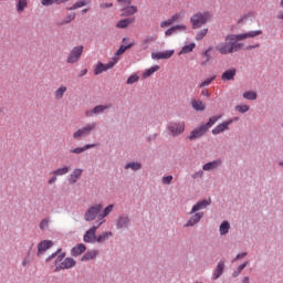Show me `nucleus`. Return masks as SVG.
<instances>
[{
	"label": "nucleus",
	"mask_w": 283,
	"mask_h": 283,
	"mask_svg": "<svg viewBox=\"0 0 283 283\" xmlns=\"http://www.w3.org/2000/svg\"><path fill=\"white\" fill-rule=\"evenodd\" d=\"M260 34H262V30L250 31L241 34H229L224 38V41L219 42L214 46L216 52L222 54L223 56L233 54L234 52H240L244 44L238 43V41H244V39H254V36H260Z\"/></svg>",
	"instance_id": "obj_1"
},
{
	"label": "nucleus",
	"mask_w": 283,
	"mask_h": 283,
	"mask_svg": "<svg viewBox=\"0 0 283 283\" xmlns=\"http://www.w3.org/2000/svg\"><path fill=\"white\" fill-rule=\"evenodd\" d=\"M210 19H211V13L208 12V11H206V12H198V13L193 14L190 18V22H191L192 29L193 30H198V29L202 28V25L208 23Z\"/></svg>",
	"instance_id": "obj_2"
},
{
	"label": "nucleus",
	"mask_w": 283,
	"mask_h": 283,
	"mask_svg": "<svg viewBox=\"0 0 283 283\" xmlns=\"http://www.w3.org/2000/svg\"><path fill=\"white\" fill-rule=\"evenodd\" d=\"M94 129H96V123H91V124H86L84 127L77 129L74 134H73V138L75 140H81V138H85V136H90V134H92V132H94Z\"/></svg>",
	"instance_id": "obj_3"
},
{
	"label": "nucleus",
	"mask_w": 283,
	"mask_h": 283,
	"mask_svg": "<svg viewBox=\"0 0 283 283\" xmlns=\"http://www.w3.org/2000/svg\"><path fill=\"white\" fill-rule=\"evenodd\" d=\"M102 210H103L102 203H95L91 206L84 214L85 221L92 222V220H96V216H98V213H101Z\"/></svg>",
	"instance_id": "obj_4"
},
{
	"label": "nucleus",
	"mask_w": 283,
	"mask_h": 283,
	"mask_svg": "<svg viewBox=\"0 0 283 283\" xmlns=\"http://www.w3.org/2000/svg\"><path fill=\"white\" fill-rule=\"evenodd\" d=\"M118 61V57H113L112 61L106 64L98 62L94 70L95 76H98V74H103V72H107V70H112V67H114V65H116Z\"/></svg>",
	"instance_id": "obj_5"
},
{
	"label": "nucleus",
	"mask_w": 283,
	"mask_h": 283,
	"mask_svg": "<svg viewBox=\"0 0 283 283\" xmlns=\"http://www.w3.org/2000/svg\"><path fill=\"white\" fill-rule=\"evenodd\" d=\"M185 122H171L168 125V132L171 136H180V134H185Z\"/></svg>",
	"instance_id": "obj_6"
},
{
	"label": "nucleus",
	"mask_w": 283,
	"mask_h": 283,
	"mask_svg": "<svg viewBox=\"0 0 283 283\" xmlns=\"http://www.w3.org/2000/svg\"><path fill=\"white\" fill-rule=\"evenodd\" d=\"M105 223V221H101L97 226H93L90 230L84 234V242L88 244H94L96 242V231H98L99 227Z\"/></svg>",
	"instance_id": "obj_7"
},
{
	"label": "nucleus",
	"mask_w": 283,
	"mask_h": 283,
	"mask_svg": "<svg viewBox=\"0 0 283 283\" xmlns=\"http://www.w3.org/2000/svg\"><path fill=\"white\" fill-rule=\"evenodd\" d=\"M81 54H83V45L73 48L67 56V63H78Z\"/></svg>",
	"instance_id": "obj_8"
},
{
	"label": "nucleus",
	"mask_w": 283,
	"mask_h": 283,
	"mask_svg": "<svg viewBox=\"0 0 283 283\" xmlns=\"http://www.w3.org/2000/svg\"><path fill=\"white\" fill-rule=\"evenodd\" d=\"M209 132V129L207 128V126L201 125L197 128H195L190 135L188 136L189 140H198V138H202V136H205V134H207Z\"/></svg>",
	"instance_id": "obj_9"
},
{
	"label": "nucleus",
	"mask_w": 283,
	"mask_h": 283,
	"mask_svg": "<svg viewBox=\"0 0 283 283\" xmlns=\"http://www.w3.org/2000/svg\"><path fill=\"white\" fill-rule=\"evenodd\" d=\"M54 243L50 240H43L38 244V256L43 255L48 249H52Z\"/></svg>",
	"instance_id": "obj_10"
},
{
	"label": "nucleus",
	"mask_w": 283,
	"mask_h": 283,
	"mask_svg": "<svg viewBox=\"0 0 283 283\" xmlns=\"http://www.w3.org/2000/svg\"><path fill=\"white\" fill-rule=\"evenodd\" d=\"M211 205V199H205L198 201L191 209L190 213H198V211H202V209H207Z\"/></svg>",
	"instance_id": "obj_11"
},
{
	"label": "nucleus",
	"mask_w": 283,
	"mask_h": 283,
	"mask_svg": "<svg viewBox=\"0 0 283 283\" xmlns=\"http://www.w3.org/2000/svg\"><path fill=\"white\" fill-rule=\"evenodd\" d=\"M233 123V119L226 120L219 124L217 127L212 129L213 136H218V134H222V132H227L229 129V125Z\"/></svg>",
	"instance_id": "obj_12"
},
{
	"label": "nucleus",
	"mask_w": 283,
	"mask_h": 283,
	"mask_svg": "<svg viewBox=\"0 0 283 283\" xmlns=\"http://www.w3.org/2000/svg\"><path fill=\"white\" fill-rule=\"evenodd\" d=\"M205 212H196L190 219L187 221L185 227H196L200 220H202Z\"/></svg>",
	"instance_id": "obj_13"
},
{
	"label": "nucleus",
	"mask_w": 283,
	"mask_h": 283,
	"mask_svg": "<svg viewBox=\"0 0 283 283\" xmlns=\"http://www.w3.org/2000/svg\"><path fill=\"white\" fill-rule=\"evenodd\" d=\"M136 12H138V7L132 6V4H126L122 9L120 17H133V14H136Z\"/></svg>",
	"instance_id": "obj_14"
},
{
	"label": "nucleus",
	"mask_w": 283,
	"mask_h": 283,
	"mask_svg": "<svg viewBox=\"0 0 283 283\" xmlns=\"http://www.w3.org/2000/svg\"><path fill=\"white\" fill-rule=\"evenodd\" d=\"M112 105H97L92 111H87L85 114L86 116H92V114H103L106 109H109Z\"/></svg>",
	"instance_id": "obj_15"
},
{
	"label": "nucleus",
	"mask_w": 283,
	"mask_h": 283,
	"mask_svg": "<svg viewBox=\"0 0 283 283\" xmlns=\"http://www.w3.org/2000/svg\"><path fill=\"white\" fill-rule=\"evenodd\" d=\"M81 176H83V169H78V168L74 169L69 177L70 185H76Z\"/></svg>",
	"instance_id": "obj_16"
},
{
	"label": "nucleus",
	"mask_w": 283,
	"mask_h": 283,
	"mask_svg": "<svg viewBox=\"0 0 283 283\" xmlns=\"http://www.w3.org/2000/svg\"><path fill=\"white\" fill-rule=\"evenodd\" d=\"M73 266H76V261L72 258H66L60 266L56 268V271L60 269L65 270V269H72Z\"/></svg>",
	"instance_id": "obj_17"
},
{
	"label": "nucleus",
	"mask_w": 283,
	"mask_h": 283,
	"mask_svg": "<svg viewBox=\"0 0 283 283\" xmlns=\"http://www.w3.org/2000/svg\"><path fill=\"white\" fill-rule=\"evenodd\" d=\"M220 165H222V160L218 159L207 163L206 165H203L202 169L203 171H213V169H218Z\"/></svg>",
	"instance_id": "obj_18"
},
{
	"label": "nucleus",
	"mask_w": 283,
	"mask_h": 283,
	"mask_svg": "<svg viewBox=\"0 0 283 283\" xmlns=\"http://www.w3.org/2000/svg\"><path fill=\"white\" fill-rule=\"evenodd\" d=\"M54 258H56L55 264H59V262H63V260L65 259V253L61 252V249H59L56 252H54L46 259V262L54 260Z\"/></svg>",
	"instance_id": "obj_19"
},
{
	"label": "nucleus",
	"mask_w": 283,
	"mask_h": 283,
	"mask_svg": "<svg viewBox=\"0 0 283 283\" xmlns=\"http://www.w3.org/2000/svg\"><path fill=\"white\" fill-rule=\"evenodd\" d=\"M158 39V35H147L143 41H142V49L143 50H149V44L155 43V41Z\"/></svg>",
	"instance_id": "obj_20"
},
{
	"label": "nucleus",
	"mask_w": 283,
	"mask_h": 283,
	"mask_svg": "<svg viewBox=\"0 0 283 283\" xmlns=\"http://www.w3.org/2000/svg\"><path fill=\"white\" fill-rule=\"evenodd\" d=\"M86 249L85 244L80 243L71 250V255H74V258L82 255V253H85Z\"/></svg>",
	"instance_id": "obj_21"
},
{
	"label": "nucleus",
	"mask_w": 283,
	"mask_h": 283,
	"mask_svg": "<svg viewBox=\"0 0 283 283\" xmlns=\"http://www.w3.org/2000/svg\"><path fill=\"white\" fill-rule=\"evenodd\" d=\"M117 229H125L129 227V217L127 216H122L117 219L116 223Z\"/></svg>",
	"instance_id": "obj_22"
},
{
	"label": "nucleus",
	"mask_w": 283,
	"mask_h": 283,
	"mask_svg": "<svg viewBox=\"0 0 283 283\" xmlns=\"http://www.w3.org/2000/svg\"><path fill=\"white\" fill-rule=\"evenodd\" d=\"M235 74H238V71L235 69H231L229 71L223 72L221 78L223 81H233V78H235Z\"/></svg>",
	"instance_id": "obj_23"
},
{
	"label": "nucleus",
	"mask_w": 283,
	"mask_h": 283,
	"mask_svg": "<svg viewBox=\"0 0 283 283\" xmlns=\"http://www.w3.org/2000/svg\"><path fill=\"white\" fill-rule=\"evenodd\" d=\"M224 273V261H220L217 265V269L212 275L213 280H218Z\"/></svg>",
	"instance_id": "obj_24"
},
{
	"label": "nucleus",
	"mask_w": 283,
	"mask_h": 283,
	"mask_svg": "<svg viewBox=\"0 0 283 283\" xmlns=\"http://www.w3.org/2000/svg\"><path fill=\"white\" fill-rule=\"evenodd\" d=\"M191 107L196 111V112H205V109L207 108L205 106V103H202V101L200 99H192L191 101Z\"/></svg>",
	"instance_id": "obj_25"
},
{
	"label": "nucleus",
	"mask_w": 283,
	"mask_h": 283,
	"mask_svg": "<svg viewBox=\"0 0 283 283\" xmlns=\"http://www.w3.org/2000/svg\"><path fill=\"white\" fill-rule=\"evenodd\" d=\"M98 255V250H91L87 251L83 256H82V262H87V260H95V258Z\"/></svg>",
	"instance_id": "obj_26"
},
{
	"label": "nucleus",
	"mask_w": 283,
	"mask_h": 283,
	"mask_svg": "<svg viewBox=\"0 0 283 283\" xmlns=\"http://www.w3.org/2000/svg\"><path fill=\"white\" fill-rule=\"evenodd\" d=\"M96 147V144H86L84 147H77L71 150V154H83V151H87V149H92Z\"/></svg>",
	"instance_id": "obj_27"
},
{
	"label": "nucleus",
	"mask_w": 283,
	"mask_h": 283,
	"mask_svg": "<svg viewBox=\"0 0 283 283\" xmlns=\"http://www.w3.org/2000/svg\"><path fill=\"white\" fill-rule=\"evenodd\" d=\"M76 19V13L72 12L65 17L63 21H57V25H66L67 23H72Z\"/></svg>",
	"instance_id": "obj_28"
},
{
	"label": "nucleus",
	"mask_w": 283,
	"mask_h": 283,
	"mask_svg": "<svg viewBox=\"0 0 283 283\" xmlns=\"http://www.w3.org/2000/svg\"><path fill=\"white\" fill-rule=\"evenodd\" d=\"M134 18H128V19H124L117 22V28L119 29H125V28H129V25H132V23H134Z\"/></svg>",
	"instance_id": "obj_29"
},
{
	"label": "nucleus",
	"mask_w": 283,
	"mask_h": 283,
	"mask_svg": "<svg viewBox=\"0 0 283 283\" xmlns=\"http://www.w3.org/2000/svg\"><path fill=\"white\" fill-rule=\"evenodd\" d=\"M229 229H231L229 221H223L219 227L220 235H227V233H229Z\"/></svg>",
	"instance_id": "obj_30"
},
{
	"label": "nucleus",
	"mask_w": 283,
	"mask_h": 283,
	"mask_svg": "<svg viewBox=\"0 0 283 283\" xmlns=\"http://www.w3.org/2000/svg\"><path fill=\"white\" fill-rule=\"evenodd\" d=\"M65 92H67V87L66 86H60L55 92H54V96L56 101H61V98H63V96L65 95Z\"/></svg>",
	"instance_id": "obj_31"
},
{
	"label": "nucleus",
	"mask_w": 283,
	"mask_h": 283,
	"mask_svg": "<svg viewBox=\"0 0 283 283\" xmlns=\"http://www.w3.org/2000/svg\"><path fill=\"white\" fill-rule=\"evenodd\" d=\"M112 211H114V205H108V206L104 209L103 213L98 214V220H101V222H103V221H104L103 219H104V218H107V216H108Z\"/></svg>",
	"instance_id": "obj_32"
},
{
	"label": "nucleus",
	"mask_w": 283,
	"mask_h": 283,
	"mask_svg": "<svg viewBox=\"0 0 283 283\" xmlns=\"http://www.w3.org/2000/svg\"><path fill=\"white\" fill-rule=\"evenodd\" d=\"M158 70H160V66H158V65H155V66H151V67L147 69L143 73V78H149V76H151V74L158 72Z\"/></svg>",
	"instance_id": "obj_33"
},
{
	"label": "nucleus",
	"mask_w": 283,
	"mask_h": 283,
	"mask_svg": "<svg viewBox=\"0 0 283 283\" xmlns=\"http://www.w3.org/2000/svg\"><path fill=\"white\" fill-rule=\"evenodd\" d=\"M70 167L64 166L62 168H57L53 171V176H65L66 174H70Z\"/></svg>",
	"instance_id": "obj_34"
},
{
	"label": "nucleus",
	"mask_w": 283,
	"mask_h": 283,
	"mask_svg": "<svg viewBox=\"0 0 283 283\" xmlns=\"http://www.w3.org/2000/svg\"><path fill=\"white\" fill-rule=\"evenodd\" d=\"M28 8V0H19L17 3V12L21 14Z\"/></svg>",
	"instance_id": "obj_35"
},
{
	"label": "nucleus",
	"mask_w": 283,
	"mask_h": 283,
	"mask_svg": "<svg viewBox=\"0 0 283 283\" xmlns=\"http://www.w3.org/2000/svg\"><path fill=\"white\" fill-rule=\"evenodd\" d=\"M90 0H81L75 2L72 7L67 8V10H78V8H83V6H87Z\"/></svg>",
	"instance_id": "obj_36"
},
{
	"label": "nucleus",
	"mask_w": 283,
	"mask_h": 283,
	"mask_svg": "<svg viewBox=\"0 0 283 283\" xmlns=\"http://www.w3.org/2000/svg\"><path fill=\"white\" fill-rule=\"evenodd\" d=\"M195 48H196V43H190L188 45H185L179 52V55L189 54V52H193Z\"/></svg>",
	"instance_id": "obj_37"
},
{
	"label": "nucleus",
	"mask_w": 283,
	"mask_h": 283,
	"mask_svg": "<svg viewBox=\"0 0 283 283\" xmlns=\"http://www.w3.org/2000/svg\"><path fill=\"white\" fill-rule=\"evenodd\" d=\"M132 45L134 44L130 43L128 45H120L119 49L116 51L114 59H118V56H120L122 54H125V52H127V50H129Z\"/></svg>",
	"instance_id": "obj_38"
},
{
	"label": "nucleus",
	"mask_w": 283,
	"mask_h": 283,
	"mask_svg": "<svg viewBox=\"0 0 283 283\" xmlns=\"http://www.w3.org/2000/svg\"><path fill=\"white\" fill-rule=\"evenodd\" d=\"M112 232H103L102 234L96 237L95 242H98L101 244L102 242H105V240H107L108 238H112Z\"/></svg>",
	"instance_id": "obj_39"
},
{
	"label": "nucleus",
	"mask_w": 283,
	"mask_h": 283,
	"mask_svg": "<svg viewBox=\"0 0 283 283\" xmlns=\"http://www.w3.org/2000/svg\"><path fill=\"white\" fill-rule=\"evenodd\" d=\"M125 169H132L133 171H138L143 169V165H140V163H129L125 166Z\"/></svg>",
	"instance_id": "obj_40"
},
{
	"label": "nucleus",
	"mask_w": 283,
	"mask_h": 283,
	"mask_svg": "<svg viewBox=\"0 0 283 283\" xmlns=\"http://www.w3.org/2000/svg\"><path fill=\"white\" fill-rule=\"evenodd\" d=\"M243 98H247V101H256L258 99V93L253 91L244 92Z\"/></svg>",
	"instance_id": "obj_41"
},
{
	"label": "nucleus",
	"mask_w": 283,
	"mask_h": 283,
	"mask_svg": "<svg viewBox=\"0 0 283 283\" xmlns=\"http://www.w3.org/2000/svg\"><path fill=\"white\" fill-rule=\"evenodd\" d=\"M220 118H222L221 115L210 117L209 122L207 124H205V127H207V129H209L210 127H213V125H216V123H218V120H220Z\"/></svg>",
	"instance_id": "obj_42"
},
{
	"label": "nucleus",
	"mask_w": 283,
	"mask_h": 283,
	"mask_svg": "<svg viewBox=\"0 0 283 283\" xmlns=\"http://www.w3.org/2000/svg\"><path fill=\"white\" fill-rule=\"evenodd\" d=\"M39 228L41 229V231H48V229H50V219H43L40 222Z\"/></svg>",
	"instance_id": "obj_43"
},
{
	"label": "nucleus",
	"mask_w": 283,
	"mask_h": 283,
	"mask_svg": "<svg viewBox=\"0 0 283 283\" xmlns=\"http://www.w3.org/2000/svg\"><path fill=\"white\" fill-rule=\"evenodd\" d=\"M209 32V29H203V30H200L197 35H196V41H202L206 36H207V33Z\"/></svg>",
	"instance_id": "obj_44"
},
{
	"label": "nucleus",
	"mask_w": 283,
	"mask_h": 283,
	"mask_svg": "<svg viewBox=\"0 0 283 283\" xmlns=\"http://www.w3.org/2000/svg\"><path fill=\"white\" fill-rule=\"evenodd\" d=\"M138 81H140V77L136 74L134 75H130L128 78H127V85H134V83H138Z\"/></svg>",
	"instance_id": "obj_45"
},
{
	"label": "nucleus",
	"mask_w": 283,
	"mask_h": 283,
	"mask_svg": "<svg viewBox=\"0 0 283 283\" xmlns=\"http://www.w3.org/2000/svg\"><path fill=\"white\" fill-rule=\"evenodd\" d=\"M237 112H240L241 114H247L249 112L250 107L249 105H238L235 106Z\"/></svg>",
	"instance_id": "obj_46"
},
{
	"label": "nucleus",
	"mask_w": 283,
	"mask_h": 283,
	"mask_svg": "<svg viewBox=\"0 0 283 283\" xmlns=\"http://www.w3.org/2000/svg\"><path fill=\"white\" fill-rule=\"evenodd\" d=\"M174 50L163 51L161 56L164 60L171 59L174 56Z\"/></svg>",
	"instance_id": "obj_47"
},
{
	"label": "nucleus",
	"mask_w": 283,
	"mask_h": 283,
	"mask_svg": "<svg viewBox=\"0 0 283 283\" xmlns=\"http://www.w3.org/2000/svg\"><path fill=\"white\" fill-rule=\"evenodd\" d=\"M213 81H216V76H212V77L207 78L206 81H203V82L200 84V87H207V85H211V83H213Z\"/></svg>",
	"instance_id": "obj_48"
},
{
	"label": "nucleus",
	"mask_w": 283,
	"mask_h": 283,
	"mask_svg": "<svg viewBox=\"0 0 283 283\" xmlns=\"http://www.w3.org/2000/svg\"><path fill=\"white\" fill-rule=\"evenodd\" d=\"M151 59H155L156 61L164 60L161 52L151 53Z\"/></svg>",
	"instance_id": "obj_49"
},
{
	"label": "nucleus",
	"mask_w": 283,
	"mask_h": 283,
	"mask_svg": "<svg viewBox=\"0 0 283 283\" xmlns=\"http://www.w3.org/2000/svg\"><path fill=\"white\" fill-rule=\"evenodd\" d=\"M171 180H174V176H166L163 178L164 185H171Z\"/></svg>",
	"instance_id": "obj_50"
},
{
	"label": "nucleus",
	"mask_w": 283,
	"mask_h": 283,
	"mask_svg": "<svg viewBox=\"0 0 283 283\" xmlns=\"http://www.w3.org/2000/svg\"><path fill=\"white\" fill-rule=\"evenodd\" d=\"M169 25H174L170 19L160 22V28H169Z\"/></svg>",
	"instance_id": "obj_51"
},
{
	"label": "nucleus",
	"mask_w": 283,
	"mask_h": 283,
	"mask_svg": "<svg viewBox=\"0 0 283 283\" xmlns=\"http://www.w3.org/2000/svg\"><path fill=\"white\" fill-rule=\"evenodd\" d=\"M181 17H182V15H181L180 13L174 14V15L170 18L171 23H176V21H180Z\"/></svg>",
	"instance_id": "obj_52"
},
{
	"label": "nucleus",
	"mask_w": 283,
	"mask_h": 283,
	"mask_svg": "<svg viewBox=\"0 0 283 283\" xmlns=\"http://www.w3.org/2000/svg\"><path fill=\"white\" fill-rule=\"evenodd\" d=\"M209 52H211V48L203 52V56H206V63H209V61H211V55L209 54Z\"/></svg>",
	"instance_id": "obj_53"
},
{
	"label": "nucleus",
	"mask_w": 283,
	"mask_h": 283,
	"mask_svg": "<svg viewBox=\"0 0 283 283\" xmlns=\"http://www.w3.org/2000/svg\"><path fill=\"white\" fill-rule=\"evenodd\" d=\"M172 34H176V28L171 27L170 29L166 30L165 35L171 36Z\"/></svg>",
	"instance_id": "obj_54"
},
{
	"label": "nucleus",
	"mask_w": 283,
	"mask_h": 283,
	"mask_svg": "<svg viewBox=\"0 0 283 283\" xmlns=\"http://www.w3.org/2000/svg\"><path fill=\"white\" fill-rule=\"evenodd\" d=\"M133 0H117L119 6L125 7V6H132Z\"/></svg>",
	"instance_id": "obj_55"
},
{
	"label": "nucleus",
	"mask_w": 283,
	"mask_h": 283,
	"mask_svg": "<svg viewBox=\"0 0 283 283\" xmlns=\"http://www.w3.org/2000/svg\"><path fill=\"white\" fill-rule=\"evenodd\" d=\"M42 6H52L56 3V0H41Z\"/></svg>",
	"instance_id": "obj_56"
},
{
	"label": "nucleus",
	"mask_w": 283,
	"mask_h": 283,
	"mask_svg": "<svg viewBox=\"0 0 283 283\" xmlns=\"http://www.w3.org/2000/svg\"><path fill=\"white\" fill-rule=\"evenodd\" d=\"M172 28H175V31L178 32L179 31H185L187 30V27L184 25V24H177V25H174Z\"/></svg>",
	"instance_id": "obj_57"
},
{
	"label": "nucleus",
	"mask_w": 283,
	"mask_h": 283,
	"mask_svg": "<svg viewBox=\"0 0 283 283\" xmlns=\"http://www.w3.org/2000/svg\"><path fill=\"white\" fill-rule=\"evenodd\" d=\"M249 265V261H245L243 264L238 266V271L239 273H242V271H244V269H247V266Z\"/></svg>",
	"instance_id": "obj_58"
},
{
	"label": "nucleus",
	"mask_w": 283,
	"mask_h": 283,
	"mask_svg": "<svg viewBox=\"0 0 283 283\" xmlns=\"http://www.w3.org/2000/svg\"><path fill=\"white\" fill-rule=\"evenodd\" d=\"M243 258H247V252H243V253L238 254V255L234 258L233 262H235L237 260H242Z\"/></svg>",
	"instance_id": "obj_59"
},
{
	"label": "nucleus",
	"mask_w": 283,
	"mask_h": 283,
	"mask_svg": "<svg viewBox=\"0 0 283 283\" xmlns=\"http://www.w3.org/2000/svg\"><path fill=\"white\" fill-rule=\"evenodd\" d=\"M202 176H203V172H202V170H200V171H197V172H195L193 175H192V178H202Z\"/></svg>",
	"instance_id": "obj_60"
},
{
	"label": "nucleus",
	"mask_w": 283,
	"mask_h": 283,
	"mask_svg": "<svg viewBox=\"0 0 283 283\" xmlns=\"http://www.w3.org/2000/svg\"><path fill=\"white\" fill-rule=\"evenodd\" d=\"M201 96H207V98H209V96H211V93H209V90L205 88L203 91H201Z\"/></svg>",
	"instance_id": "obj_61"
},
{
	"label": "nucleus",
	"mask_w": 283,
	"mask_h": 283,
	"mask_svg": "<svg viewBox=\"0 0 283 283\" xmlns=\"http://www.w3.org/2000/svg\"><path fill=\"white\" fill-rule=\"evenodd\" d=\"M48 182H49V185H54L56 182V175L51 177Z\"/></svg>",
	"instance_id": "obj_62"
},
{
	"label": "nucleus",
	"mask_w": 283,
	"mask_h": 283,
	"mask_svg": "<svg viewBox=\"0 0 283 283\" xmlns=\"http://www.w3.org/2000/svg\"><path fill=\"white\" fill-rule=\"evenodd\" d=\"M99 7H101L102 9H105V8H113L114 4H113V3H102Z\"/></svg>",
	"instance_id": "obj_63"
},
{
	"label": "nucleus",
	"mask_w": 283,
	"mask_h": 283,
	"mask_svg": "<svg viewBox=\"0 0 283 283\" xmlns=\"http://www.w3.org/2000/svg\"><path fill=\"white\" fill-rule=\"evenodd\" d=\"M242 283H250L249 282V276L243 277Z\"/></svg>",
	"instance_id": "obj_64"
}]
</instances>
